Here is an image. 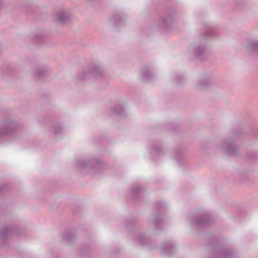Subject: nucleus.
<instances>
[{"label": "nucleus", "instance_id": "obj_1", "mask_svg": "<svg viewBox=\"0 0 258 258\" xmlns=\"http://www.w3.org/2000/svg\"><path fill=\"white\" fill-rule=\"evenodd\" d=\"M213 256L215 258H231L233 253L223 245L216 243L212 248Z\"/></svg>", "mask_w": 258, "mask_h": 258}, {"label": "nucleus", "instance_id": "obj_2", "mask_svg": "<svg viewBox=\"0 0 258 258\" xmlns=\"http://www.w3.org/2000/svg\"><path fill=\"white\" fill-rule=\"evenodd\" d=\"M219 148L229 155H236L239 150L238 147L235 144V140L231 139H228L224 141Z\"/></svg>", "mask_w": 258, "mask_h": 258}, {"label": "nucleus", "instance_id": "obj_3", "mask_svg": "<svg viewBox=\"0 0 258 258\" xmlns=\"http://www.w3.org/2000/svg\"><path fill=\"white\" fill-rule=\"evenodd\" d=\"M212 221V218L209 213H205L200 215L199 219L195 220V224L201 226H207Z\"/></svg>", "mask_w": 258, "mask_h": 258}, {"label": "nucleus", "instance_id": "obj_4", "mask_svg": "<svg viewBox=\"0 0 258 258\" xmlns=\"http://www.w3.org/2000/svg\"><path fill=\"white\" fill-rule=\"evenodd\" d=\"M206 50L204 44H196L194 47V55L198 59L203 60L205 58Z\"/></svg>", "mask_w": 258, "mask_h": 258}, {"label": "nucleus", "instance_id": "obj_5", "mask_svg": "<svg viewBox=\"0 0 258 258\" xmlns=\"http://www.w3.org/2000/svg\"><path fill=\"white\" fill-rule=\"evenodd\" d=\"M175 250V246L170 242H164L161 246V251L164 254L171 255Z\"/></svg>", "mask_w": 258, "mask_h": 258}, {"label": "nucleus", "instance_id": "obj_6", "mask_svg": "<svg viewBox=\"0 0 258 258\" xmlns=\"http://www.w3.org/2000/svg\"><path fill=\"white\" fill-rule=\"evenodd\" d=\"M172 16L171 14L162 16L159 21L160 27L164 29H168L172 22Z\"/></svg>", "mask_w": 258, "mask_h": 258}, {"label": "nucleus", "instance_id": "obj_7", "mask_svg": "<svg viewBox=\"0 0 258 258\" xmlns=\"http://www.w3.org/2000/svg\"><path fill=\"white\" fill-rule=\"evenodd\" d=\"M246 49L251 53H258V40H250L247 42Z\"/></svg>", "mask_w": 258, "mask_h": 258}, {"label": "nucleus", "instance_id": "obj_8", "mask_svg": "<svg viewBox=\"0 0 258 258\" xmlns=\"http://www.w3.org/2000/svg\"><path fill=\"white\" fill-rule=\"evenodd\" d=\"M217 36L216 31L211 27H208L205 31V35L202 38L203 39H208L211 38L215 37Z\"/></svg>", "mask_w": 258, "mask_h": 258}, {"label": "nucleus", "instance_id": "obj_9", "mask_svg": "<svg viewBox=\"0 0 258 258\" xmlns=\"http://www.w3.org/2000/svg\"><path fill=\"white\" fill-rule=\"evenodd\" d=\"M210 85V82L207 78H203L199 80L197 83V87L199 89L203 90L207 88Z\"/></svg>", "mask_w": 258, "mask_h": 258}, {"label": "nucleus", "instance_id": "obj_10", "mask_svg": "<svg viewBox=\"0 0 258 258\" xmlns=\"http://www.w3.org/2000/svg\"><path fill=\"white\" fill-rule=\"evenodd\" d=\"M153 223L156 227V228L158 229L159 226L161 225L163 223V221L161 216H156L155 217L153 220Z\"/></svg>", "mask_w": 258, "mask_h": 258}, {"label": "nucleus", "instance_id": "obj_11", "mask_svg": "<svg viewBox=\"0 0 258 258\" xmlns=\"http://www.w3.org/2000/svg\"><path fill=\"white\" fill-rule=\"evenodd\" d=\"M153 151L157 154H161V149L159 144H155L153 146Z\"/></svg>", "mask_w": 258, "mask_h": 258}, {"label": "nucleus", "instance_id": "obj_12", "mask_svg": "<svg viewBox=\"0 0 258 258\" xmlns=\"http://www.w3.org/2000/svg\"><path fill=\"white\" fill-rule=\"evenodd\" d=\"M156 207H157V209L159 211V210L165 208V205L164 204V203L163 202H159L157 203Z\"/></svg>", "mask_w": 258, "mask_h": 258}, {"label": "nucleus", "instance_id": "obj_13", "mask_svg": "<svg viewBox=\"0 0 258 258\" xmlns=\"http://www.w3.org/2000/svg\"><path fill=\"white\" fill-rule=\"evenodd\" d=\"M152 76V74L151 73V72L148 70L147 69H146V81L147 80H149V79H150L151 78V76Z\"/></svg>", "mask_w": 258, "mask_h": 258}, {"label": "nucleus", "instance_id": "obj_14", "mask_svg": "<svg viewBox=\"0 0 258 258\" xmlns=\"http://www.w3.org/2000/svg\"><path fill=\"white\" fill-rule=\"evenodd\" d=\"M176 80L177 83H180V81L178 80V79L177 78H176Z\"/></svg>", "mask_w": 258, "mask_h": 258}, {"label": "nucleus", "instance_id": "obj_15", "mask_svg": "<svg viewBox=\"0 0 258 258\" xmlns=\"http://www.w3.org/2000/svg\"><path fill=\"white\" fill-rule=\"evenodd\" d=\"M146 246H147V244H148V241H147V239H146Z\"/></svg>", "mask_w": 258, "mask_h": 258}, {"label": "nucleus", "instance_id": "obj_16", "mask_svg": "<svg viewBox=\"0 0 258 258\" xmlns=\"http://www.w3.org/2000/svg\"><path fill=\"white\" fill-rule=\"evenodd\" d=\"M179 77H180V78L183 79V77L181 76H180Z\"/></svg>", "mask_w": 258, "mask_h": 258}, {"label": "nucleus", "instance_id": "obj_17", "mask_svg": "<svg viewBox=\"0 0 258 258\" xmlns=\"http://www.w3.org/2000/svg\"><path fill=\"white\" fill-rule=\"evenodd\" d=\"M175 158H176V160H179V159H178V158H177V157H175Z\"/></svg>", "mask_w": 258, "mask_h": 258}]
</instances>
